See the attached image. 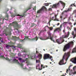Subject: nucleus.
<instances>
[{
  "label": "nucleus",
  "instance_id": "f257e3e1",
  "mask_svg": "<svg viewBox=\"0 0 76 76\" xmlns=\"http://www.w3.org/2000/svg\"><path fill=\"white\" fill-rule=\"evenodd\" d=\"M70 52L64 53L62 59L61 60L59 63V65H61L63 64H64V59L66 58V59L65 60L67 61L69 58V57H70Z\"/></svg>",
  "mask_w": 76,
  "mask_h": 76
},
{
  "label": "nucleus",
  "instance_id": "f03ea898",
  "mask_svg": "<svg viewBox=\"0 0 76 76\" xmlns=\"http://www.w3.org/2000/svg\"><path fill=\"white\" fill-rule=\"evenodd\" d=\"M74 44V42H73L72 41L69 42L68 43L66 44L64 46L63 49V51H66V50H67L69 49L71 45H73Z\"/></svg>",
  "mask_w": 76,
  "mask_h": 76
},
{
  "label": "nucleus",
  "instance_id": "7ed1b4c3",
  "mask_svg": "<svg viewBox=\"0 0 76 76\" xmlns=\"http://www.w3.org/2000/svg\"><path fill=\"white\" fill-rule=\"evenodd\" d=\"M48 37H46V38L45 39L42 37H39L40 39H41V40H47V39H50L51 41H53L54 42V40H53V37H52L51 36V34L50 33V32H49L48 33Z\"/></svg>",
  "mask_w": 76,
  "mask_h": 76
},
{
  "label": "nucleus",
  "instance_id": "20e7f679",
  "mask_svg": "<svg viewBox=\"0 0 76 76\" xmlns=\"http://www.w3.org/2000/svg\"><path fill=\"white\" fill-rule=\"evenodd\" d=\"M13 24L14 28H15V30H17L18 31V29L20 28V26L18 24V22L16 21H15L12 23Z\"/></svg>",
  "mask_w": 76,
  "mask_h": 76
},
{
  "label": "nucleus",
  "instance_id": "39448f33",
  "mask_svg": "<svg viewBox=\"0 0 76 76\" xmlns=\"http://www.w3.org/2000/svg\"><path fill=\"white\" fill-rule=\"evenodd\" d=\"M43 58L44 60H47V59H51L52 61H54V60L53 59V56H50V55L48 54H44Z\"/></svg>",
  "mask_w": 76,
  "mask_h": 76
},
{
  "label": "nucleus",
  "instance_id": "423d86ee",
  "mask_svg": "<svg viewBox=\"0 0 76 76\" xmlns=\"http://www.w3.org/2000/svg\"><path fill=\"white\" fill-rule=\"evenodd\" d=\"M44 10H45V11H47V8L45 6H43L41 9L37 11V13H42V11L44 12Z\"/></svg>",
  "mask_w": 76,
  "mask_h": 76
},
{
  "label": "nucleus",
  "instance_id": "0eeeda50",
  "mask_svg": "<svg viewBox=\"0 0 76 76\" xmlns=\"http://www.w3.org/2000/svg\"><path fill=\"white\" fill-rule=\"evenodd\" d=\"M59 7L60 3L59 2L53 4L52 7V8H53V9H57V8H59Z\"/></svg>",
  "mask_w": 76,
  "mask_h": 76
},
{
  "label": "nucleus",
  "instance_id": "6e6552de",
  "mask_svg": "<svg viewBox=\"0 0 76 76\" xmlns=\"http://www.w3.org/2000/svg\"><path fill=\"white\" fill-rule=\"evenodd\" d=\"M16 16H22V17H23L25 16V15L24 14L22 15H20L19 14H11V17L12 18H15Z\"/></svg>",
  "mask_w": 76,
  "mask_h": 76
},
{
  "label": "nucleus",
  "instance_id": "1a4fd4ad",
  "mask_svg": "<svg viewBox=\"0 0 76 76\" xmlns=\"http://www.w3.org/2000/svg\"><path fill=\"white\" fill-rule=\"evenodd\" d=\"M58 3H60L62 4V6L63 7V9H64L66 6V4L64 2L61 1H59Z\"/></svg>",
  "mask_w": 76,
  "mask_h": 76
},
{
  "label": "nucleus",
  "instance_id": "9d476101",
  "mask_svg": "<svg viewBox=\"0 0 76 76\" xmlns=\"http://www.w3.org/2000/svg\"><path fill=\"white\" fill-rule=\"evenodd\" d=\"M56 42L59 44H61V38H60V39H58L56 40Z\"/></svg>",
  "mask_w": 76,
  "mask_h": 76
},
{
  "label": "nucleus",
  "instance_id": "9b49d317",
  "mask_svg": "<svg viewBox=\"0 0 76 76\" xmlns=\"http://www.w3.org/2000/svg\"><path fill=\"white\" fill-rule=\"evenodd\" d=\"M71 61H72L74 64H76V57L74 58H72L70 60Z\"/></svg>",
  "mask_w": 76,
  "mask_h": 76
},
{
  "label": "nucleus",
  "instance_id": "f8f14e48",
  "mask_svg": "<svg viewBox=\"0 0 76 76\" xmlns=\"http://www.w3.org/2000/svg\"><path fill=\"white\" fill-rule=\"evenodd\" d=\"M4 58V59H5V60H8V61H10L11 60L10 59H9V58H5V57H4V56H0V58Z\"/></svg>",
  "mask_w": 76,
  "mask_h": 76
},
{
  "label": "nucleus",
  "instance_id": "ddd939ff",
  "mask_svg": "<svg viewBox=\"0 0 76 76\" xmlns=\"http://www.w3.org/2000/svg\"><path fill=\"white\" fill-rule=\"evenodd\" d=\"M12 39L14 40V41H16L17 39H19V37H16V36H12Z\"/></svg>",
  "mask_w": 76,
  "mask_h": 76
},
{
  "label": "nucleus",
  "instance_id": "4468645a",
  "mask_svg": "<svg viewBox=\"0 0 76 76\" xmlns=\"http://www.w3.org/2000/svg\"><path fill=\"white\" fill-rule=\"evenodd\" d=\"M56 31H58V32H60V31H61V28H58L55 29L54 30V32H56Z\"/></svg>",
  "mask_w": 76,
  "mask_h": 76
},
{
  "label": "nucleus",
  "instance_id": "2eb2a0df",
  "mask_svg": "<svg viewBox=\"0 0 76 76\" xmlns=\"http://www.w3.org/2000/svg\"><path fill=\"white\" fill-rule=\"evenodd\" d=\"M27 38L28 39L29 41H34V40H35L36 39V37H35V38L33 39H30L28 38V37H27Z\"/></svg>",
  "mask_w": 76,
  "mask_h": 76
},
{
  "label": "nucleus",
  "instance_id": "dca6fc26",
  "mask_svg": "<svg viewBox=\"0 0 76 76\" xmlns=\"http://www.w3.org/2000/svg\"><path fill=\"white\" fill-rule=\"evenodd\" d=\"M9 15H8V14H7L5 16V17L4 18V19L5 20H7L8 19H9Z\"/></svg>",
  "mask_w": 76,
  "mask_h": 76
},
{
  "label": "nucleus",
  "instance_id": "f3484780",
  "mask_svg": "<svg viewBox=\"0 0 76 76\" xmlns=\"http://www.w3.org/2000/svg\"><path fill=\"white\" fill-rule=\"evenodd\" d=\"M13 62L14 63H16L17 64H18L19 63V61H18V60H16V59H14L13 61Z\"/></svg>",
  "mask_w": 76,
  "mask_h": 76
},
{
  "label": "nucleus",
  "instance_id": "a211bd4d",
  "mask_svg": "<svg viewBox=\"0 0 76 76\" xmlns=\"http://www.w3.org/2000/svg\"><path fill=\"white\" fill-rule=\"evenodd\" d=\"M42 56L40 53H39L38 55V57H39V59H41V58H42Z\"/></svg>",
  "mask_w": 76,
  "mask_h": 76
},
{
  "label": "nucleus",
  "instance_id": "6ab92c4d",
  "mask_svg": "<svg viewBox=\"0 0 76 76\" xmlns=\"http://www.w3.org/2000/svg\"><path fill=\"white\" fill-rule=\"evenodd\" d=\"M76 53V48H75L73 49L72 51V53Z\"/></svg>",
  "mask_w": 76,
  "mask_h": 76
},
{
  "label": "nucleus",
  "instance_id": "aec40b11",
  "mask_svg": "<svg viewBox=\"0 0 76 76\" xmlns=\"http://www.w3.org/2000/svg\"><path fill=\"white\" fill-rule=\"evenodd\" d=\"M39 67V65L38 66H36V69H38V70H42V68L41 69Z\"/></svg>",
  "mask_w": 76,
  "mask_h": 76
},
{
  "label": "nucleus",
  "instance_id": "412c9836",
  "mask_svg": "<svg viewBox=\"0 0 76 76\" xmlns=\"http://www.w3.org/2000/svg\"><path fill=\"white\" fill-rule=\"evenodd\" d=\"M73 5L74 6V7H76V6L75 5V3L72 4L70 6V7H73Z\"/></svg>",
  "mask_w": 76,
  "mask_h": 76
},
{
  "label": "nucleus",
  "instance_id": "4be33fe9",
  "mask_svg": "<svg viewBox=\"0 0 76 76\" xmlns=\"http://www.w3.org/2000/svg\"><path fill=\"white\" fill-rule=\"evenodd\" d=\"M6 47L7 49H9V47H12V45H7L6 46Z\"/></svg>",
  "mask_w": 76,
  "mask_h": 76
},
{
  "label": "nucleus",
  "instance_id": "5701e85b",
  "mask_svg": "<svg viewBox=\"0 0 76 76\" xmlns=\"http://www.w3.org/2000/svg\"><path fill=\"white\" fill-rule=\"evenodd\" d=\"M71 66H69V67L68 69H66V73H68V72H69V70H70V67H71Z\"/></svg>",
  "mask_w": 76,
  "mask_h": 76
},
{
  "label": "nucleus",
  "instance_id": "b1692460",
  "mask_svg": "<svg viewBox=\"0 0 76 76\" xmlns=\"http://www.w3.org/2000/svg\"><path fill=\"white\" fill-rule=\"evenodd\" d=\"M7 29L9 30V31H12V28H11V27H9Z\"/></svg>",
  "mask_w": 76,
  "mask_h": 76
},
{
  "label": "nucleus",
  "instance_id": "393cba45",
  "mask_svg": "<svg viewBox=\"0 0 76 76\" xmlns=\"http://www.w3.org/2000/svg\"><path fill=\"white\" fill-rule=\"evenodd\" d=\"M48 28L49 29H50V31H52V30H53V27H48Z\"/></svg>",
  "mask_w": 76,
  "mask_h": 76
},
{
  "label": "nucleus",
  "instance_id": "a878e982",
  "mask_svg": "<svg viewBox=\"0 0 76 76\" xmlns=\"http://www.w3.org/2000/svg\"><path fill=\"white\" fill-rule=\"evenodd\" d=\"M25 39V38H24L23 39H20V42H23L24 41V40Z\"/></svg>",
  "mask_w": 76,
  "mask_h": 76
},
{
  "label": "nucleus",
  "instance_id": "bb28decb",
  "mask_svg": "<svg viewBox=\"0 0 76 76\" xmlns=\"http://www.w3.org/2000/svg\"><path fill=\"white\" fill-rule=\"evenodd\" d=\"M33 57V56H30V58H31V59H34L35 58V56L34 57V58H32Z\"/></svg>",
  "mask_w": 76,
  "mask_h": 76
},
{
  "label": "nucleus",
  "instance_id": "cd10ccee",
  "mask_svg": "<svg viewBox=\"0 0 76 76\" xmlns=\"http://www.w3.org/2000/svg\"><path fill=\"white\" fill-rule=\"evenodd\" d=\"M71 9H72V8H68L67 10V11H68V12H69V11H71Z\"/></svg>",
  "mask_w": 76,
  "mask_h": 76
},
{
  "label": "nucleus",
  "instance_id": "c85d7f7f",
  "mask_svg": "<svg viewBox=\"0 0 76 76\" xmlns=\"http://www.w3.org/2000/svg\"><path fill=\"white\" fill-rule=\"evenodd\" d=\"M63 15H60V18H61V20H62V19H63Z\"/></svg>",
  "mask_w": 76,
  "mask_h": 76
},
{
  "label": "nucleus",
  "instance_id": "c756f323",
  "mask_svg": "<svg viewBox=\"0 0 76 76\" xmlns=\"http://www.w3.org/2000/svg\"><path fill=\"white\" fill-rule=\"evenodd\" d=\"M45 6H48L49 5V3H45Z\"/></svg>",
  "mask_w": 76,
  "mask_h": 76
},
{
  "label": "nucleus",
  "instance_id": "7c9ffc66",
  "mask_svg": "<svg viewBox=\"0 0 76 76\" xmlns=\"http://www.w3.org/2000/svg\"><path fill=\"white\" fill-rule=\"evenodd\" d=\"M53 20H54V21L56 20L57 21H59V20H58V19H57V18H55V19Z\"/></svg>",
  "mask_w": 76,
  "mask_h": 76
},
{
  "label": "nucleus",
  "instance_id": "2f4dec72",
  "mask_svg": "<svg viewBox=\"0 0 76 76\" xmlns=\"http://www.w3.org/2000/svg\"><path fill=\"white\" fill-rule=\"evenodd\" d=\"M30 9H31V7H29L28 8V9H27L26 10V11H28V10H30Z\"/></svg>",
  "mask_w": 76,
  "mask_h": 76
},
{
  "label": "nucleus",
  "instance_id": "473e14b6",
  "mask_svg": "<svg viewBox=\"0 0 76 76\" xmlns=\"http://www.w3.org/2000/svg\"><path fill=\"white\" fill-rule=\"evenodd\" d=\"M18 64H19V65H20V66H23V65L22 64L19 63H19H18Z\"/></svg>",
  "mask_w": 76,
  "mask_h": 76
},
{
  "label": "nucleus",
  "instance_id": "72a5a7b5",
  "mask_svg": "<svg viewBox=\"0 0 76 76\" xmlns=\"http://www.w3.org/2000/svg\"><path fill=\"white\" fill-rule=\"evenodd\" d=\"M36 63H40V61L39 60H36Z\"/></svg>",
  "mask_w": 76,
  "mask_h": 76
},
{
  "label": "nucleus",
  "instance_id": "f704fd0d",
  "mask_svg": "<svg viewBox=\"0 0 76 76\" xmlns=\"http://www.w3.org/2000/svg\"><path fill=\"white\" fill-rule=\"evenodd\" d=\"M69 37V36H68V35H65L64 37V38H67V37Z\"/></svg>",
  "mask_w": 76,
  "mask_h": 76
},
{
  "label": "nucleus",
  "instance_id": "c9c22d12",
  "mask_svg": "<svg viewBox=\"0 0 76 76\" xmlns=\"http://www.w3.org/2000/svg\"><path fill=\"white\" fill-rule=\"evenodd\" d=\"M73 36V38H75L76 37V34L75 35L74 34Z\"/></svg>",
  "mask_w": 76,
  "mask_h": 76
},
{
  "label": "nucleus",
  "instance_id": "e433bc0d",
  "mask_svg": "<svg viewBox=\"0 0 76 76\" xmlns=\"http://www.w3.org/2000/svg\"><path fill=\"white\" fill-rule=\"evenodd\" d=\"M48 10L49 11H51V10H52V9L51 8H49L48 9Z\"/></svg>",
  "mask_w": 76,
  "mask_h": 76
},
{
  "label": "nucleus",
  "instance_id": "4c0bfd02",
  "mask_svg": "<svg viewBox=\"0 0 76 76\" xmlns=\"http://www.w3.org/2000/svg\"><path fill=\"white\" fill-rule=\"evenodd\" d=\"M27 38H28L27 37H25V39L26 40V39H28Z\"/></svg>",
  "mask_w": 76,
  "mask_h": 76
},
{
  "label": "nucleus",
  "instance_id": "58836bf2",
  "mask_svg": "<svg viewBox=\"0 0 76 76\" xmlns=\"http://www.w3.org/2000/svg\"><path fill=\"white\" fill-rule=\"evenodd\" d=\"M54 20L53 19H52V18H51L50 20H49V22H50L51 21V20Z\"/></svg>",
  "mask_w": 76,
  "mask_h": 76
},
{
  "label": "nucleus",
  "instance_id": "ea45409f",
  "mask_svg": "<svg viewBox=\"0 0 76 76\" xmlns=\"http://www.w3.org/2000/svg\"><path fill=\"white\" fill-rule=\"evenodd\" d=\"M33 10H36V6H35L33 8Z\"/></svg>",
  "mask_w": 76,
  "mask_h": 76
},
{
  "label": "nucleus",
  "instance_id": "a19ab883",
  "mask_svg": "<svg viewBox=\"0 0 76 76\" xmlns=\"http://www.w3.org/2000/svg\"><path fill=\"white\" fill-rule=\"evenodd\" d=\"M11 47H12L13 48H16V47L14 46L11 45Z\"/></svg>",
  "mask_w": 76,
  "mask_h": 76
},
{
  "label": "nucleus",
  "instance_id": "79ce46f5",
  "mask_svg": "<svg viewBox=\"0 0 76 76\" xmlns=\"http://www.w3.org/2000/svg\"><path fill=\"white\" fill-rule=\"evenodd\" d=\"M18 60H20H20H22V58H18Z\"/></svg>",
  "mask_w": 76,
  "mask_h": 76
},
{
  "label": "nucleus",
  "instance_id": "37998d69",
  "mask_svg": "<svg viewBox=\"0 0 76 76\" xmlns=\"http://www.w3.org/2000/svg\"><path fill=\"white\" fill-rule=\"evenodd\" d=\"M64 42V39H63V40L62 41V40H61V43H63Z\"/></svg>",
  "mask_w": 76,
  "mask_h": 76
},
{
  "label": "nucleus",
  "instance_id": "c03bdc74",
  "mask_svg": "<svg viewBox=\"0 0 76 76\" xmlns=\"http://www.w3.org/2000/svg\"><path fill=\"white\" fill-rule=\"evenodd\" d=\"M65 31H66V30H65V29H64L63 30V32L64 33H65Z\"/></svg>",
  "mask_w": 76,
  "mask_h": 76
},
{
  "label": "nucleus",
  "instance_id": "a18cd8bd",
  "mask_svg": "<svg viewBox=\"0 0 76 76\" xmlns=\"http://www.w3.org/2000/svg\"><path fill=\"white\" fill-rule=\"evenodd\" d=\"M67 23V22H64L63 23V24H64V25L65 24H66V23Z\"/></svg>",
  "mask_w": 76,
  "mask_h": 76
},
{
  "label": "nucleus",
  "instance_id": "49530a36",
  "mask_svg": "<svg viewBox=\"0 0 76 76\" xmlns=\"http://www.w3.org/2000/svg\"><path fill=\"white\" fill-rule=\"evenodd\" d=\"M57 15H55V18H57Z\"/></svg>",
  "mask_w": 76,
  "mask_h": 76
},
{
  "label": "nucleus",
  "instance_id": "de8ad7c7",
  "mask_svg": "<svg viewBox=\"0 0 76 76\" xmlns=\"http://www.w3.org/2000/svg\"><path fill=\"white\" fill-rule=\"evenodd\" d=\"M67 12H68L67 11V10H65L64 11V13H65V12H66V13H67Z\"/></svg>",
  "mask_w": 76,
  "mask_h": 76
},
{
  "label": "nucleus",
  "instance_id": "09e8293b",
  "mask_svg": "<svg viewBox=\"0 0 76 76\" xmlns=\"http://www.w3.org/2000/svg\"><path fill=\"white\" fill-rule=\"evenodd\" d=\"M76 13V10H75L73 11V13Z\"/></svg>",
  "mask_w": 76,
  "mask_h": 76
},
{
  "label": "nucleus",
  "instance_id": "8fccbe9b",
  "mask_svg": "<svg viewBox=\"0 0 76 76\" xmlns=\"http://www.w3.org/2000/svg\"><path fill=\"white\" fill-rule=\"evenodd\" d=\"M59 28L60 29H61V28H62V25H61Z\"/></svg>",
  "mask_w": 76,
  "mask_h": 76
},
{
  "label": "nucleus",
  "instance_id": "3c124183",
  "mask_svg": "<svg viewBox=\"0 0 76 76\" xmlns=\"http://www.w3.org/2000/svg\"><path fill=\"white\" fill-rule=\"evenodd\" d=\"M72 35H74V31H72Z\"/></svg>",
  "mask_w": 76,
  "mask_h": 76
},
{
  "label": "nucleus",
  "instance_id": "603ef678",
  "mask_svg": "<svg viewBox=\"0 0 76 76\" xmlns=\"http://www.w3.org/2000/svg\"><path fill=\"white\" fill-rule=\"evenodd\" d=\"M36 37V41H37V40H38V37H37V38Z\"/></svg>",
  "mask_w": 76,
  "mask_h": 76
},
{
  "label": "nucleus",
  "instance_id": "864d4df0",
  "mask_svg": "<svg viewBox=\"0 0 76 76\" xmlns=\"http://www.w3.org/2000/svg\"><path fill=\"white\" fill-rule=\"evenodd\" d=\"M24 53H27V51L26 50H24Z\"/></svg>",
  "mask_w": 76,
  "mask_h": 76
},
{
  "label": "nucleus",
  "instance_id": "5fc2aeb1",
  "mask_svg": "<svg viewBox=\"0 0 76 76\" xmlns=\"http://www.w3.org/2000/svg\"><path fill=\"white\" fill-rule=\"evenodd\" d=\"M41 67H42H42H43V65L42 64L41 65Z\"/></svg>",
  "mask_w": 76,
  "mask_h": 76
},
{
  "label": "nucleus",
  "instance_id": "6e6d98bb",
  "mask_svg": "<svg viewBox=\"0 0 76 76\" xmlns=\"http://www.w3.org/2000/svg\"><path fill=\"white\" fill-rule=\"evenodd\" d=\"M74 31H76V28H74Z\"/></svg>",
  "mask_w": 76,
  "mask_h": 76
},
{
  "label": "nucleus",
  "instance_id": "4d7b16f0",
  "mask_svg": "<svg viewBox=\"0 0 76 76\" xmlns=\"http://www.w3.org/2000/svg\"><path fill=\"white\" fill-rule=\"evenodd\" d=\"M64 11H63L61 13V15H63V14H64Z\"/></svg>",
  "mask_w": 76,
  "mask_h": 76
},
{
  "label": "nucleus",
  "instance_id": "13d9d810",
  "mask_svg": "<svg viewBox=\"0 0 76 76\" xmlns=\"http://www.w3.org/2000/svg\"><path fill=\"white\" fill-rule=\"evenodd\" d=\"M76 68V66H75L73 68V69H74V70H75V68Z\"/></svg>",
  "mask_w": 76,
  "mask_h": 76
},
{
  "label": "nucleus",
  "instance_id": "bf43d9fd",
  "mask_svg": "<svg viewBox=\"0 0 76 76\" xmlns=\"http://www.w3.org/2000/svg\"><path fill=\"white\" fill-rule=\"evenodd\" d=\"M12 23H10L9 25V26H12Z\"/></svg>",
  "mask_w": 76,
  "mask_h": 76
},
{
  "label": "nucleus",
  "instance_id": "052dcab7",
  "mask_svg": "<svg viewBox=\"0 0 76 76\" xmlns=\"http://www.w3.org/2000/svg\"><path fill=\"white\" fill-rule=\"evenodd\" d=\"M36 54H38V51H36Z\"/></svg>",
  "mask_w": 76,
  "mask_h": 76
},
{
  "label": "nucleus",
  "instance_id": "680f3d73",
  "mask_svg": "<svg viewBox=\"0 0 76 76\" xmlns=\"http://www.w3.org/2000/svg\"><path fill=\"white\" fill-rule=\"evenodd\" d=\"M60 25V23H58L57 25V26H58V25Z\"/></svg>",
  "mask_w": 76,
  "mask_h": 76
},
{
  "label": "nucleus",
  "instance_id": "e2e57ef3",
  "mask_svg": "<svg viewBox=\"0 0 76 76\" xmlns=\"http://www.w3.org/2000/svg\"><path fill=\"white\" fill-rule=\"evenodd\" d=\"M69 32H68V36H69Z\"/></svg>",
  "mask_w": 76,
  "mask_h": 76
},
{
  "label": "nucleus",
  "instance_id": "0e129e2a",
  "mask_svg": "<svg viewBox=\"0 0 76 76\" xmlns=\"http://www.w3.org/2000/svg\"><path fill=\"white\" fill-rule=\"evenodd\" d=\"M54 17H52V19H54Z\"/></svg>",
  "mask_w": 76,
  "mask_h": 76
},
{
  "label": "nucleus",
  "instance_id": "69168bd1",
  "mask_svg": "<svg viewBox=\"0 0 76 76\" xmlns=\"http://www.w3.org/2000/svg\"><path fill=\"white\" fill-rule=\"evenodd\" d=\"M45 27H47L48 28H49V27H48V26H46Z\"/></svg>",
  "mask_w": 76,
  "mask_h": 76
},
{
  "label": "nucleus",
  "instance_id": "338daca9",
  "mask_svg": "<svg viewBox=\"0 0 76 76\" xmlns=\"http://www.w3.org/2000/svg\"><path fill=\"white\" fill-rule=\"evenodd\" d=\"M76 72H75L74 73V74H76Z\"/></svg>",
  "mask_w": 76,
  "mask_h": 76
},
{
  "label": "nucleus",
  "instance_id": "774afa93",
  "mask_svg": "<svg viewBox=\"0 0 76 76\" xmlns=\"http://www.w3.org/2000/svg\"><path fill=\"white\" fill-rule=\"evenodd\" d=\"M48 67V66H45V67Z\"/></svg>",
  "mask_w": 76,
  "mask_h": 76
}]
</instances>
